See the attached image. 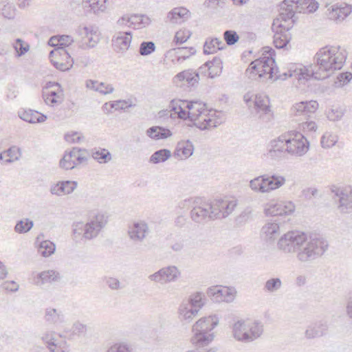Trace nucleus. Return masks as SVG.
Segmentation results:
<instances>
[{
  "label": "nucleus",
  "instance_id": "obj_56",
  "mask_svg": "<svg viewBox=\"0 0 352 352\" xmlns=\"http://www.w3.org/2000/svg\"><path fill=\"white\" fill-rule=\"evenodd\" d=\"M5 153H6V155L9 157V158L5 160V164L12 163L16 160H18L21 157L19 148L15 146L10 148L5 152Z\"/></svg>",
  "mask_w": 352,
  "mask_h": 352
},
{
  "label": "nucleus",
  "instance_id": "obj_24",
  "mask_svg": "<svg viewBox=\"0 0 352 352\" xmlns=\"http://www.w3.org/2000/svg\"><path fill=\"white\" fill-rule=\"evenodd\" d=\"M336 195L338 199V210L339 212L343 214L352 212V192L338 190Z\"/></svg>",
  "mask_w": 352,
  "mask_h": 352
},
{
  "label": "nucleus",
  "instance_id": "obj_38",
  "mask_svg": "<svg viewBox=\"0 0 352 352\" xmlns=\"http://www.w3.org/2000/svg\"><path fill=\"white\" fill-rule=\"evenodd\" d=\"M179 314L182 320L190 322L197 316L198 312L195 309L190 306L188 303L183 301L179 308Z\"/></svg>",
  "mask_w": 352,
  "mask_h": 352
},
{
  "label": "nucleus",
  "instance_id": "obj_44",
  "mask_svg": "<svg viewBox=\"0 0 352 352\" xmlns=\"http://www.w3.org/2000/svg\"><path fill=\"white\" fill-rule=\"evenodd\" d=\"M223 199H215L209 205V210L212 220L215 219H223L224 214L222 212Z\"/></svg>",
  "mask_w": 352,
  "mask_h": 352
},
{
  "label": "nucleus",
  "instance_id": "obj_62",
  "mask_svg": "<svg viewBox=\"0 0 352 352\" xmlns=\"http://www.w3.org/2000/svg\"><path fill=\"white\" fill-rule=\"evenodd\" d=\"M223 37L228 45L235 44L239 38L236 32L232 30H226L223 34Z\"/></svg>",
  "mask_w": 352,
  "mask_h": 352
},
{
  "label": "nucleus",
  "instance_id": "obj_33",
  "mask_svg": "<svg viewBox=\"0 0 352 352\" xmlns=\"http://www.w3.org/2000/svg\"><path fill=\"white\" fill-rule=\"evenodd\" d=\"M185 80L188 85L194 86L199 80V72H196L192 69L185 70L179 72L175 76V81Z\"/></svg>",
  "mask_w": 352,
  "mask_h": 352
},
{
  "label": "nucleus",
  "instance_id": "obj_8",
  "mask_svg": "<svg viewBox=\"0 0 352 352\" xmlns=\"http://www.w3.org/2000/svg\"><path fill=\"white\" fill-rule=\"evenodd\" d=\"M243 100L250 109H254L260 118L268 120L272 117V111L270 105V99L267 96L248 93L244 95Z\"/></svg>",
  "mask_w": 352,
  "mask_h": 352
},
{
  "label": "nucleus",
  "instance_id": "obj_29",
  "mask_svg": "<svg viewBox=\"0 0 352 352\" xmlns=\"http://www.w3.org/2000/svg\"><path fill=\"white\" fill-rule=\"evenodd\" d=\"M270 146L267 153L270 157L276 160L285 157L287 151H285V146L283 140H281V136L277 140L272 141Z\"/></svg>",
  "mask_w": 352,
  "mask_h": 352
},
{
  "label": "nucleus",
  "instance_id": "obj_23",
  "mask_svg": "<svg viewBox=\"0 0 352 352\" xmlns=\"http://www.w3.org/2000/svg\"><path fill=\"white\" fill-rule=\"evenodd\" d=\"M77 186V182L69 180L61 181L51 186L50 192L57 196L69 195L74 191Z\"/></svg>",
  "mask_w": 352,
  "mask_h": 352
},
{
  "label": "nucleus",
  "instance_id": "obj_15",
  "mask_svg": "<svg viewBox=\"0 0 352 352\" xmlns=\"http://www.w3.org/2000/svg\"><path fill=\"white\" fill-rule=\"evenodd\" d=\"M318 109V103L316 100L301 101L292 105L291 114L302 119H307L311 116Z\"/></svg>",
  "mask_w": 352,
  "mask_h": 352
},
{
  "label": "nucleus",
  "instance_id": "obj_35",
  "mask_svg": "<svg viewBox=\"0 0 352 352\" xmlns=\"http://www.w3.org/2000/svg\"><path fill=\"white\" fill-rule=\"evenodd\" d=\"M44 319L50 324H58L63 322L64 316L60 310L49 307L45 311Z\"/></svg>",
  "mask_w": 352,
  "mask_h": 352
},
{
  "label": "nucleus",
  "instance_id": "obj_63",
  "mask_svg": "<svg viewBox=\"0 0 352 352\" xmlns=\"http://www.w3.org/2000/svg\"><path fill=\"white\" fill-rule=\"evenodd\" d=\"M55 332L52 331H47L43 333L41 336V340L47 345V349L49 348L50 344H53L55 340Z\"/></svg>",
  "mask_w": 352,
  "mask_h": 352
},
{
  "label": "nucleus",
  "instance_id": "obj_7",
  "mask_svg": "<svg viewBox=\"0 0 352 352\" xmlns=\"http://www.w3.org/2000/svg\"><path fill=\"white\" fill-rule=\"evenodd\" d=\"M293 24L292 21L283 18L281 14L274 20L272 29L274 32V44L276 48H284L289 43L291 39L289 30Z\"/></svg>",
  "mask_w": 352,
  "mask_h": 352
},
{
  "label": "nucleus",
  "instance_id": "obj_26",
  "mask_svg": "<svg viewBox=\"0 0 352 352\" xmlns=\"http://www.w3.org/2000/svg\"><path fill=\"white\" fill-rule=\"evenodd\" d=\"M60 280V274L55 270H46L37 274L34 278V283L37 286L53 283Z\"/></svg>",
  "mask_w": 352,
  "mask_h": 352
},
{
  "label": "nucleus",
  "instance_id": "obj_20",
  "mask_svg": "<svg viewBox=\"0 0 352 352\" xmlns=\"http://www.w3.org/2000/svg\"><path fill=\"white\" fill-rule=\"evenodd\" d=\"M149 229L147 223L143 221L134 222L129 228L128 234L129 238L135 242L142 241L148 234Z\"/></svg>",
  "mask_w": 352,
  "mask_h": 352
},
{
  "label": "nucleus",
  "instance_id": "obj_32",
  "mask_svg": "<svg viewBox=\"0 0 352 352\" xmlns=\"http://www.w3.org/2000/svg\"><path fill=\"white\" fill-rule=\"evenodd\" d=\"M146 133L150 138L155 140L166 139L172 135L169 129L159 126L148 128Z\"/></svg>",
  "mask_w": 352,
  "mask_h": 352
},
{
  "label": "nucleus",
  "instance_id": "obj_5",
  "mask_svg": "<svg viewBox=\"0 0 352 352\" xmlns=\"http://www.w3.org/2000/svg\"><path fill=\"white\" fill-rule=\"evenodd\" d=\"M218 323L219 318L216 316L204 317L197 320L192 326V343L197 347L209 344L214 339V334L210 331Z\"/></svg>",
  "mask_w": 352,
  "mask_h": 352
},
{
  "label": "nucleus",
  "instance_id": "obj_40",
  "mask_svg": "<svg viewBox=\"0 0 352 352\" xmlns=\"http://www.w3.org/2000/svg\"><path fill=\"white\" fill-rule=\"evenodd\" d=\"M91 157L99 164H107L111 161L112 155L106 148H96L91 150Z\"/></svg>",
  "mask_w": 352,
  "mask_h": 352
},
{
  "label": "nucleus",
  "instance_id": "obj_60",
  "mask_svg": "<svg viewBox=\"0 0 352 352\" xmlns=\"http://www.w3.org/2000/svg\"><path fill=\"white\" fill-rule=\"evenodd\" d=\"M294 68H295V65H293L289 68V69L287 72H280L278 69L277 72H276V73H275V76H274L273 80H284L287 79L288 77L294 76L296 78V72H294Z\"/></svg>",
  "mask_w": 352,
  "mask_h": 352
},
{
  "label": "nucleus",
  "instance_id": "obj_14",
  "mask_svg": "<svg viewBox=\"0 0 352 352\" xmlns=\"http://www.w3.org/2000/svg\"><path fill=\"white\" fill-rule=\"evenodd\" d=\"M295 210V206L291 201H271L264 206V213L267 216L289 215Z\"/></svg>",
  "mask_w": 352,
  "mask_h": 352
},
{
  "label": "nucleus",
  "instance_id": "obj_6",
  "mask_svg": "<svg viewBox=\"0 0 352 352\" xmlns=\"http://www.w3.org/2000/svg\"><path fill=\"white\" fill-rule=\"evenodd\" d=\"M232 332L238 341L250 342L262 335L263 324L256 320H238L233 325Z\"/></svg>",
  "mask_w": 352,
  "mask_h": 352
},
{
  "label": "nucleus",
  "instance_id": "obj_18",
  "mask_svg": "<svg viewBox=\"0 0 352 352\" xmlns=\"http://www.w3.org/2000/svg\"><path fill=\"white\" fill-rule=\"evenodd\" d=\"M280 234V225L273 221H267L262 227L260 232L261 239L267 243L273 244Z\"/></svg>",
  "mask_w": 352,
  "mask_h": 352
},
{
  "label": "nucleus",
  "instance_id": "obj_25",
  "mask_svg": "<svg viewBox=\"0 0 352 352\" xmlns=\"http://www.w3.org/2000/svg\"><path fill=\"white\" fill-rule=\"evenodd\" d=\"M328 330V325L326 321L319 320L309 324L305 332V336L307 339H313L322 337L325 335Z\"/></svg>",
  "mask_w": 352,
  "mask_h": 352
},
{
  "label": "nucleus",
  "instance_id": "obj_57",
  "mask_svg": "<svg viewBox=\"0 0 352 352\" xmlns=\"http://www.w3.org/2000/svg\"><path fill=\"white\" fill-rule=\"evenodd\" d=\"M111 107L115 110H124L133 106L131 100H118L110 103Z\"/></svg>",
  "mask_w": 352,
  "mask_h": 352
},
{
  "label": "nucleus",
  "instance_id": "obj_41",
  "mask_svg": "<svg viewBox=\"0 0 352 352\" xmlns=\"http://www.w3.org/2000/svg\"><path fill=\"white\" fill-rule=\"evenodd\" d=\"M130 24L129 27H133L134 29H141L148 26L151 23V19L148 16L144 14H133L130 16Z\"/></svg>",
  "mask_w": 352,
  "mask_h": 352
},
{
  "label": "nucleus",
  "instance_id": "obj_37",
  "mask_svg": "<svg viewBox=\"0 0 352 352\" xmlns=\"http://www.w3.org/2000/svg\"><path fill=\"white\" fill-rule=\"evenodd\" d=\"M186 100H175L170 101L168 105V109L170 112H174V115H177L179 118L186 120Z\"/></svg>",
  "mask_w": 352,
  "mask_h": 352
},
{
  "label": "nucleus",
  "instance_id": "obj_30",
  "mask_svg": "<svg viewBox=\"0 0 352 352\" xmlns=\"http://www.w3.org/2000/svg\"><path fill=\"white\" fill-rule=\"evenodd\" d=\"M189 16V11L185 8H175L168 12L167 19L172 24H179Z\"/></svg>",
  "mask_w": 352,
  "mask_h": 352
},
{
  "label": "nucleus",
  "instance_id": "obj_17",
  "mask_svg": "<svg viewBox=\"0 0 352 352\" xmlns=\"http://www.w3.org/2000/svg\"><path fill=\"white\" fill-rule=\"evenodd\" d=\"M327 8L328 18L337 23L343 21L352 11L351 6L344 3L328 4Z\"/></svg>",
  "mask_w": 352,
  "mask_h": 352
},
{
  "label": "nucleus",
  "instance_id": "obj_21",
  "mask_svg": "<svg viewBox=\"0 0 352 352\" xmlns=\"http://www.w3.org/2000/svg\"><path fill=\"white\" fill-rule=\"evenodd\" d=\"M209 208V205L207 203H204L199 206H193L190 211L192 220L199 223H204L208 221L212 220Z\"/></svg>",
  "mask_w": 352,
  "mask_h": 352
},
{
  "label": "nucleus",
  "instance_id": "obj_58",
  "mask_svg": "<svg viewBox=\"0 0 352 352\" xmlns=\"http://www.w3.org/2000/svg\"><path fill=\"white\" fill-rule=\"evenodd\" d=\"M1 14L6 19H14L16 14V8L12 3H7L2 8Z\"/></svg>",
  "mask_w": 352,
  "mask_h": 352
},
{
  "label": "nucleus",
  "instance_id": "obj_12",
  "mask_svg": "<svg viewBox=\"0 0 352 352\" xmlns=\"http://www.w3.org/2000/svg\"><path fill=\"white\" fill-rule=\"evenodd\" d=\"M309 3L305 0H285L280 6V14L283 18L294 23L295 13H305Z\"/></svg>",
  "mask_w": 352,
  "mask_h": 352
},
{
  "label": "nucleus",
  "instance_id": "obj_61",
  "mask_svg": "<svg viewBox=\"0 0 352 352\" xmlns=\"http://www.w3.org/2000/svg\"><path fill=\"white\" fill-rule=\"evenodd\" d=\"M87 331V327L85 324L80 323V322H75L71 329L70 337L72 336H80Z\"/></svg>",
  "mask_w": 352,
  "mask_h": 352
},
{
  "label": "nucleus",
  "instance_id": "obj_27",
  "mask_svg": "<svg viewBox=\"0 0 352 352\" xmlns=\"http://www.w3.org/2000/svg\"><path fill=\"white\" fill-rule=\"evenodd\" d=\"M131 40V32H119L115 34L112 41L114 46L119 48L120 50L126 51L130 47Z\"/></svg>",
  "mask_w": 352,
  "mask_h": 352
},
{
  "label": "nucleus",
  "instance_id": "obj_9",
  "mask_svg": "<svg viewBox=\"0 0 352 352\" xmlns=\"http://www.w3.org/2000/svg\"><path fill=\"white\" fill-rule=\"evenodd\" d=\"M287 153L295 156H302L309 150V143L300 133H295L294 137L281 136Z\"/></svg>",
  "mask_w": 352,
  "mask_h": 352
},
{
  "label": "nucleus",
  "instance_id": "obj_54",
  "mask_svg": "<svg viewBox=\"0 0 352 352\" xmlns=\"http://www.w3.org/2000/svg\"><path fill=\"white\" fill-rule=\"evenodd\" d=\"M236 206L237 201L236 200L223 199L222 212L224 214V218L230 214Z\"/></svg>",
  "mask_w": 352,
  "mask_h": 352
},
{
  "label": "nucleus",
  "instance_id": "obj_59",
  "mask_svg": "<svg viewBox=\"0 0 352 352\" xmlns=\"http://www.w3.org/2000/svg\"><path fill=\"white\" fill-rule=\"evenodd\" d=\"M48 349L51 352H69V349L66 342H55L53 344H50Z\"/></svg>",
  "mask_w": 352,
  "mask_h": 352
},
{
  "label": "nucleus",
  "instance_id": "obj_2",
  "mask_svg": "<svg viewBox=\"0 0 352 352\" xmlns=\"http://www.w3.org/2000/svg\"><path fill=\"white\" fill-rule=\"evenodd\" d=\"M346 59V52L338 45H327L320 48L315 54L314 60L318 67V78H327L336 70L342 68Z\"/></svg>",
  "mask_w": 352,
  "mask_h": 352
},
{
  "label": "nucleus",
  "instance_id": "obj_10",
  "mask_svg": "<svg viewBox=\"0 0 352 352\" xmlns=\"http://www.w3.org/2000/svg\"><path fill=\"white\" fill-rule=\"evenodd\" d=\"M106 223L107 220L104 216L102 214H98L85 224L78 223L76 225V228L74 229V232L80 234V232L79 231H83V237L86 239H91L98 236Z\"/></svg>",
  "mask_w": 352,
  "mask_h": 352
},
{
  "label": "nucleus",
  "instance_id": "obj_36",
  "mask_svg": "<svg viewBox=\"0 0 352 352\" xmlns=\"http://www.w3.org/2000/svg\"><path fill=\"white\" fill-rule=\"evenodd\" d=\"M193 145L190 141L181 142L177 144L176 150L174 153L175 156L182 158H188L193 153Z\"/></svg>",
  "mask_w": 352,
  "mask_h": 352
},
{
  "label": "nucleus",
  "instance_id": "obj_53",
  "mask_svg": "<svg viewBox=\"0 0 352 352\" xmlns=\"http://www.w3.org/2000/svg\"><path fill=\"white\" fill-rule=\"evenodd\" d=\"M338 141L336 135L331 133H325L321 138V144L323 148H330L335 145Z\"/></svg>",
  "mask_w": 352,
  "mask_h": 352
},
{
  "label": "nucleus",
  "instance_id": "obj_4",
  "mask_svg": "<svg viewBox=\"0 0 352 352\" xmlns=\"http://www.w3.org/2000/svg\"><path fill=\"white\" fill-rule=\"evenodd\" d=\"M268 50H265V52L268 54V56H264L258 59L252 61L245 71V75L252 80L258 78L265 77L267 78L274 79L276 72L278 68L276 66L274 56V51L272 49L266 47Z\"/></svg>",
  "mask_w": 352,
  "mask_h": 352
},
{
  "label": "nucleus",
  "instance_id": "obj_64",
  "mask_svg": "<svg viewBox=\"0 0 352 352\" xmlns=\"http://www.w3.org/2000/svg\"><path fill=\"white\" fill-rule=\"evenodd\" d=\"M97 91L103 95L112 94L114 91V88L111 84L100 82Z\"/></svg>",
  "mask_w": 352,
  "mask_h": 352
},
{
  "label": "nucleus",
  "instance_id": "obj_39",
  "mask_svg": "<svg viewBox=\"0 0 352 352\" xmlns=\"http://www.w3.org/2000/svg\"><path fill=\"white\" fill-rule=\"evenodd\" d=\"M224 46L223 41L219 38H208L204 43V52L206 54H214L218 50H222Z\"/></svg>",
  "mask_w": 352,
  "mask_h": 352
},
{
  "label": "nucleus",
  "instance_id": "obj_45",
  "mask_svg": "<svg viewBox=\"0 0 352 352\" xmlns=\"http://www.w3.org/2000/svg\"><path fill=\"white\" fill-rule=\"evenodd\" d=\"M171 157L170 150L163 148L154 152L149 158V162L152 164H159L164 162Z\"/></svg>",
  "mask_w": 352,
  "mask_h": 352
},
{
  "label": "nucleus",
  "instance_id": "obj_49",
  "mask_svg": "<svg viewBox=\"0 0 352 352\" xmlns=\"http://www.w3.org/2000/svg\"><path fill=\"white\" fill-rule=\"evenodd\" d=\"M43 98L46 104L50 106L60 103L62 100L60 94H58L56 91L50 90L43 91Z\"/></svg>",
  "mask_w": 352,
  "mask_h": 352
},
{
  "label": "nucleus",
  "instance_id": "obj_43",
  "mask_svg": "<svg viewBox=\"0 0 352 352\" xmlns=\"http://www.w3.org/2000/svg\"><path fill=\"white\" fill-rule=\"evenodd\" d=\"M85 6H88L94 14L104 12L107 9V0H82Z\"/></svg>",
  "mask_w": 352,
  "mask_h": 352
},
{
  "label": "nucleus",
  "instance_id": "obj_22",
  "mask_svg": "<svg viewBox=\"0 0 352 352\" xmlns=\"http://www.w3.org/2000/svg\"><path fill=\"white\" fill-rule=\"evenodd\" d=\"M223 63L220 58L214 57L212 60L207 61L204 65L199 68V73L206 75L208 72V77L213 78L219 76L222 72Z\"/></svg>",
  "mask_w": 352,
  "mask_h": 352
},
{
  "label": "nucleus",
  "instance_id": "obj_52",
  "mask_svg": "<svg viewBox=\"0 0 352 352\" xmlns=\"http://www.w3.org/2000/svg\"><path fill=\"white\" fill-rule=\"evenodd\" d=\"M34 226V222L29 219L19 221L14 228L16 232L22 234L30 231Z\"/></svg>",
  "mask_w": 352,
  "mask_h": 352
},
{
  "label": "nucleus",
  "instance_id": "obj_48",
  "mask_svg": "<svg viewBox=\"0 0 352 352\" xmlns=\"http://www.w3.org/2000/svg\"><path fill=\"white\" fill-rule=\"evenodd\" d=\"M55 250V244L48 240L41 241L38 248V252L44 257H48L51 256L54 253Z\"/></svg>",
  "mask_w": 352,
  "mask_h": 352
},
{
  "label": "nucleus",
  "instance_id": "obj_46",
  "mask_svg": "<svg viewBox=\"0 0 352 352\" xmlns=\"http://www.w3.org/2000/svg\"><path fill=\"white\" fill-rule=\"evenodd\" d=\"M265 175L254 178L250 182V188L256 192L266 193Z\"/></svg>",
  "mask_w": 352,
  "mask_h": 352
},
{
  "label": "nucleus",
  "instance_id": "obj_55",
  "mask_svg": "<svg viewBox=\"0 0 352 352\" xmlns=\"http://www.w3.org/2000/svg\"><path fill=\"white\" fill-rule=\"evenodd\" d=\"M155 50V45L153 41H144L140 46V54L142 56H147Z\"/></svg>",
  "mask_w": 352,
  "mask_h": 352
},
{
  "label": "nucleus",
  "instance_id": "obj_28",
  "mask_svg": "<svg viewBox=\"0 0 352 352\" xmlns=\"http://www.w3.org/2000/svg\"><path fill=\"white\" fill-rule=\"evenodd\" d=\"M318 67H316V64L314 62V65L310 66L309 67H299L295 65V68L294 69V72H296V78L298 79H307L309 77H313L317 80H323L324 78H318L316 72H318ZM319 76H322V74H318Z\"/></svg>",
  "mask_w": 352,
  "mask_h": 352
},
{
  "label": "nucleus",
  "instance_id": "obj_47",
  "mask_svg": "<svg viewBox=\"0 0 352 352\" xmlns=\"http://www.w3.org/2000/svg\"><path fill=\"white\" fill-rule=\"evenodd\" d=\"M282 280L279 278H271L264 284L263 290L267 293H276L282 287Z\"/></svg>",
  "mask_w": 352,
  "mask_h": 352
},
{
  "label": "nucleus",
  "instance_id": "obj_42",
  "mask_svg": "<svg viewBox=\"0 0 352 352\" xmlns=\"http://www.w3.org/2000/svg\"><path fill=\"white\" fill-rule=\"evenodd\" d=\"M190 306L195 309L199 313V310L204 305V294L201 292H196L191 294L186 300Z\"/></svg>",
  "mask_w": 352,
  "mask_h": 352
},
{
  "label": "nucleus",
  "instance_id": "obj_34",
  "mask_svg": "<svg viewBox=\"0 0 352 352\" xmlns=\"http://www.w3.org/2000/svg\"><path fill=\"white\" fill-rule=\"evenodd\" d=\"M19 117L23 120L32 124L44 122L47 120V116L31 109L22 112Z\"/></svg>",
  "mask_w": 352,
  "mask_h": 352
},
{
  "label": "nucleus",
  "instance_id": "obj_3",
  "mask_svg": "<svg viewBox=\"0 0 352 352\" xmlns=\"http://www.w3.org/2000/svg\"><path fill=\"white\" fill-rule=\"evenodd\" d=\"M186 120L189 119L201 130L217 127L221 122L208 113L206 104L201 101H187Z\"/></svg>",
  "mask_w": 352,
  "mask_h": 352
},
{
  "label": "nucleus",
  "instance_id": "obj_19",
  "mask_svg": "<svg viewBox=\"0 0 352 352\" xmlns=\"http://www.w3.org/2000/svg\"><path fill=\"white\" fill-rule=\"evenodd\" d=\"M207 294L216 302H229L232 301L234 297L231 289L219 285L209 287Z\"/></svg>",
  "mask_w": 352,
  "mask_h": 352
},
{
  "label": "nucleus",
  "instance_id": "obj_50",
  "mask_svg": "<svg viewBox=\"0 0 352 352\" xmlns=\"http://www.w3.org/2000/svg\"><path fill=\"white\" fill-rule=\"evenodd\" d=\"M12 47L16 51V56L20 57L27 53L30 50V45L21 38H17L12 43Z\"/></svg>",
  "mask_w": 352,
  "mask_h": 352
},
{
  "label": "nucleus",
  "instance_id": "obj_1",
  "mask_svg": "<svg viewBox=\"0 0 352 352\" xmlns=\"http://www.w3.org/2000/svg\"><path fill=\"white\" fill-rule=\"evenodd\" d=\"M328 247L322 238L308 239L301 231L292 230L283 234L277 241V248L285 254H296L301 263H310L321 256Z\"/></svg>",
  "mask_w": 352,
  "mask_h": 352
},
{
  "label": "nucleus",
  "instance_id": "obj_16",
  "mask_svg": "<svg viewBox=\"0 0 352 352\" xmlns=\"http://www.w3.org/2000/svg\"><path fill=\"white\" fill-rule=\"evenodd\" d=\"M77 32L80 36L79 45L82 49L93 48L99 42L98 35L91 27L80 26Z\"/></svg>",
  "mask_w": 352,
  "mask_h": 352
},
{
  "label": "nucleus",
  "instance_id": "obj_51",
  "mask_svg": "<svg viewBox=\"0 0 352 352\" xmlns=\"http://www.w3.org/2000/svg\"><path fill=\"white\" fill-rule=\"evenodd\" d=\"M65 61H58L55 60L54 59H52V63L55 66V67L60 71H67L70 69L74 64V60L68 54L67 57H62Z\"/></svg>",
  "mask_w": 352,
  "mask_h": 352
},
{
  "label": "nucleus",
  "instance_id": "obj_31",
  "mask_svg": "<svg viewBox=\"0 0 352 352\" xmlns=\"http://www.w3.org/2000/svg\"><path fill=\"white\" fill-rule=\"evenodd\" d=\"M286 182L285 177L278 175H265L266 193L276 190L283 186Z\"/></svg>",
  "mask_w": 352,
  "mask_h": 352
},
{
  "label": "nucleus",
  "instance_id": "obj_11",
  "mask_svg": "<svg viewBox=\"0 0 352 352\" xmlns=\"http://www.w3.org/2000/svg\"><path fill=\"white\" fill-rule=\"evenodd\" d=\"M181 276V272L175 265L164 267L148 276V280L160 285L175 282Z\"/></svg>",
  "mask_w": 352,
  "mask_h": 352
},
{
  "label": "nucleus",
  "instance_id": "obj_13",
  "mask_svg": "<svg viewBox=\"0 0 352 352\" xmlns=\"http://www.w3.org/2000/svg\"><path fill=\"white\" fill-rule=\"evenodd\" d=\"M85 149L74 147L71 151H66L60 161V166L65 170H72L79 164L87 161V157L83 154Z\"/></svg>",
  "mask_w": 352,
  "mask_h": 352
}]
</instances>
